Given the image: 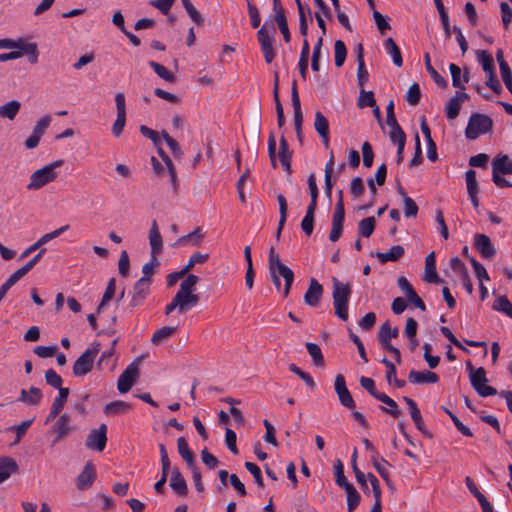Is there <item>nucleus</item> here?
<instances>
[{
    "mask_svg": "<svg viewBox=\"0 0 512 512\" xmlns=\"http://www.w3.org/2000/svg\"><path fill=\"white\" fill-rule=\"evenodd\" d=\"M268 269L270 278L277 291H280L281 289L280 277H283V295L284 297H288L294 281V272L281 261L279 255L275 252L274 247H271L269 250Z\"/></svg>",
    "mask_w": 512,
    "mask_h": 512,
    "instance_id": "1",
    "label": "nucleus"
},
{
    "mask_svg": "<svg viewBox=\"0 0 512 512\" xmlns=\"http://www.w3.org/2000/svg\"><path fill=\"white\" fill-rule=\"evenodd\" d=\"M332 298L335 315L342 321H347L348 314V301L351 296L352 290L349 283H342L337 278H332Z\"/></svg>",
    "mask_w": 512,
    "mask_h": 512,
    "instance_id": "2",
    "label": "nucleus"
},
{
    "mask_svg": "<svg viewBox=\"0 0 512 512\" xmlns=\"http://www.w3.org/2000/svg\"><path fill=\"white\" fill-rule=\"evenodd\" d=\"M63 163V160H56L33 172L30 176V182L27 185V189L38 190L46 184L54 181L58 176L56 169L61 167Z\"/></svg>",
    "mask_w": 512,
    "mask_h": 512,
    "instance_id": "3",
    "label": "nucleus"
},
{
    "mask_svg": "<svg viewBox=\"0 0 512 512\" xmlns=\"http://www.w3.org/2000/svg\"><path fill=\"white\" fill-rule=\"evenodd\" d=\"M492 119L484 114L474 113L470 116L465 129V136L469 140H475L480 135L486 134L492 129Z\"/></svg>",
    "mask_w": 512,
    "mask_h": 512,
    "instance_id": "4",
    "label": "nucleus"
},
{
    "mask_svg": "<svg viewBox=\"0 0 512 512\" xmlns=\"http://www.w3.org/2000/svg\"><path fill=\"white\" fill-rule=\"evenodd\" d=\"M467 368L470 370L471 385L481 397H488L497 394V390L487 384L488 379L486 377V371L483 367H479L474 370L472 364L468 362Z\"/></svg>",
    "mask_w": 512,
    "mask_h": 512,
    "instance_id": "5",
    "label": "nucleus"
},
{
    "mask_svg": "<svg viewBox=\"0 0 512 512\" xmlns=\"http://www.w3.org/2000/svg\"><path fill=\"white\" fill-rule=\"evenodd\" d=\"M100 351V344L95 343L91 348L86 349L74 362L73 374L76 377L88 374L94 366L96 356Z\"/></svg>",
    "mask_w": 512,
    "mask_h": 512,
    "instance_id": "6",
    "label": "nucleus"
},
{
    "mask_svg": "<svg viewBox=\"0 0 512 512\" xmlns=\"http://www.w3.org/2000/svg\"><path fill=\"white\" fill-rule=\"evenodd\" d=\"M151 283L152 279H148L147 277H141L138 281L135 282L129 303V306L132 309L141 306L147 299L150 293Z\"/></svg>",
    "mask_w": 512,
    "mask_h": 512,
    "instance_id": "7",
    "label": "nucleus"
},
{
    "mask_svg": "<svg viewBox=\"0 0 512 512\" xmlns=\"http://www.w3.org/2000/svg\"><path fill=\"white\" fill-rule=\"evenodd\" d=\"M107 426L101 424L99 428L91 430L86 438L85 445L90 450L103 451L107 442Z\"/></svg>",
    "mask_w": 512,
    "mask_h": 512,
    "instance_id": "8",
    "label": "nucleus"
},
{
    "mask_svg": "<svg viewBox=\"0 0 512 512\" xmlns=\"http://www.w3.org/2000/svg\"><path fill=\"white\" fill-rule=\"evenodd\" d=\"M139 374L138 365L133 362L122 372L117 381V389L120 393H127L134 385Z\"/></svg>",
    "mask_w": 512,
    "mask_h": 512,
    "instance_id": "9",
    "label": "nucleus"
},
{
    "mask_svg": "<svg viewBox=\"0 0 512 512\" xmlns=\"http://www.w3.org/2000/svg\"><path fill=\"white\" fill-rule=\"evenodd\" d=\"M257 39L261 45L265 61L270 64L274 60L276 53L273 48L274 38L270 35L265 25L258 30Z\"/></svg>",
    "mask_w": 512,
    "mask_h": 512,
    "instance_id": "10",
    "label": "nucleus"
},
{
    "mask_svg": "<svg viewBox=\"0 0 512 512\" xmlns=\"http://www.w3.org/2000/svg\"><path fill=\"white\" fill-rule=\"evenodd\" d=\"M334 388L340 403L346 408L353 409L355 407V402L351 396V393L346 387V382L343 375L338 374L336 376Z\"/></svg>",
    "mask_w": 512,
    "mask_h": 512,
    "instance_id": "11",
    "label": "nucleus"
},
{
    "mask_svg": "<svg viewBox=\"0 0 512 512\" xmlns=\"http://www.w3.org/2000/svg\"><path fill=\"white\" fill-rule=\"evenodd\" d=\"M323 292V286L315 278H311L308 289L304 294L305 304L310 307H317L323 297Z\"/></svg>",
    "mask_w": 512,
    "mask_h": 512,
    "instance_id": "12",
    "label": "nucleus"
},
{
    "mask_svg": "<svg viewBox=\"0 0 512 512\" xmlns=\"http://www.w3.org/2000/svg\"><path fill=\"white\" fill-rule=\"evenodd\" d=\"M97 477L96 469L91 461H88L82 472L76 478V487L79 490L90 488Z\"/></svg>",
    "mask_w": 512,
    "mask_h": 512,
    "instance_id": "13",
    "label": "nucleus"
},
{
    "mask_svg": "<svg viewBox=\"0 0 512 512\" xmlns=\"http://www.w3.org/2000/svg\"><path fill=\"white\" fill-rule=\"evenodd\" d=\"M71 431V418L67 413H64L56 419L52 426V432L55 434L53 444L65 438Z\"/></svg>",
    "mask_w": 512,
    "mask_h": 512,
    "instance_id": "14",
    "label": "nucleus"
},
{
    "mask_svg": "<svg viewBox=\"0 0 512 512\" xmlns=\"http://www.w3.org/2000/svg\"><path fill=\"white\" fill-rule=\"evenodd\" d=\"M291 101L292 106L294 109V126L295 131L299 139H301V127L303 122V114L301 110V103L300 98L297 90L296 81H293L292 83V89H291Z\"/></svg>",
    "mask_w": 512,
    "mask_h": 512,
    "instance_id": "15",
    "label": "nucleus"
},
{
    "mask_svg": "<svg viewBox=\"0 0 512 512\" xmlns=\"http://www.w3.org/2000/svg\"><path fill=\"white\" fill-rule=\"evenodd\" d=\"M474 246L485 259H491L496 254L490 238L485 234H476L474 237Z\"/></svg>",
    "mask_w": 512,
    "mask_h": 512,
    "instance_id": "16",
    "label": "nucleus"
},
{
    "mask_svg": "<svg viewBox=\"0 0 512 512\" xmlns=\"http://www.w3.org/2000/svg\"><path fill=\"white\" fill-rule=\"evenodd\" d=\"M314 129L321 137L324 146L327 148L329 146L330 141L329 122L328 119L324 116V114L320 111H317L315 113Z\"/></svg>",
    "mask_w": 512,
    "mask_h": 512,
    "instance_id": "17",
    "label": "nucleus"
},
{
    "mask_svg": "<svg viewBox=\"0 0 512 512\" xmlns=\"http://www.w3.org/2000/svg\"><path fill=\"white\" fill-rule=\"evenodd\" d=\"M148 238L151 255L158 256L163 250V241L156 220H153L151 223Z\"/></svg>",
    "mask_w": 512,
    "mask_h": 512,
    "instance_id": "18",
    "label": "nucleus"
},
{
    "mask_svg": "<svg viewBox=\"0 0 512 512\" xmlns=\"http://www.w3.org/2000/svg\"><path fill=\"white\" fill-rule=\"evenodd\" d=\"M403 400L406 402V404L408 405V407L410 409L411 418H412L413 422L415 423V426L417 427V429L422 434L431 438L432 434L426 430L420 410L417 407L416 402L409 397H404Z\"/></svg>",
    "mask_w": 512,
    "mask_h": 512,
    "instance_id": "19",
    "label": "nucleus"
},
{
    "mask_svg": "<svg viewBox=\"0 0 512 512\" xmlns=\"http://www.w3.org/2000/svg\"><path fill=\"white\" fill-rule=\"evenodd\" d=\"M408 380L412 384L437 383L439 381V376L428 370H411L408 375Z\"/></svg>",
    "mask_w": 512,
    "mask_h": 512,
    "instance_id": "20",
    "label": "nucleus"
},
{
    "mask_svg": "<svg viewBox=\"0 0 512 512\" xmlns=\"http://www.w3.org/2000/svg\"><path fill=\"white\" fill-rule=\"evenodd\" d=\"M424 280L428 283L440 284L443 280L438 276L436 271L435 253L431 252L425 259V276Z\"/></svg>",
    "mask_w": 512,
    "mask_h": 512,
    "instance_id": "21",
    "label": "nucleus"
},
{
    "mask_svg": "<svg viewBox=\"0 0 512 512\" xmlns=\"http://www.w3.org/2000/svg\"><path fill=\"white\" fill-rule=\"evenodd\" d=\"M204 239V234L201 231V228H196L191 233L184 235L178 238L175 243H173V247H182L188 244H191L194 247H199Z\"/></svg>",
    "mask_w": 512,
    "mask_h": 512,
    "instance_id": "22",
    "label": "nucleus"
},
{
    "mask_svg": "<svg viewBox=\"0 0 512 512\" xmlns=\"http://www.w3.org/2000/svg\"><path fill=\"white\" fill-rule=\"evenodd\" d=\"M43 394L37 387L31 386L29 390L20 391L19 401L28 406H38L42 400Z\"/></svg>",
    "mask_w": 512,
    "mask_h": 512,
    "instance_id": "23",
    "label": "nucleus"
},
{
    "mask_svg": "<svg viewBox=\"0 0 512 512\" xmlns=\"http://www.w3.org/2000/svg\"><path fill=\"white\" fill-rule=\"evenodd\" d=\"M449 70H450L451 77H452L453 87L464 90L465 84H467L469 82L468 70L466 69L465 72L462 74L461 68L454 63H451L449 65Z\"/></svg>",
    "mask_w": 512,
    "mask_h": 512,
    "instance_id": "24",
    "label": "nucleus"
},
{
    "mask_svg": "<svg viewBox=\"0 0 512 512\" xmlns=\"http://www.w3.org/2000/svg\"><path fill=\"white\" fill-rule=\"evenodd\" d=\"M18 46L15 49H18L19 53L23 55H27L29 57V62L31 64H36L38 62V46L36 43H27L24 39L19 38L16 40Z\"/></svg>",
    "mask_w": 512,
    "mask_h": 512,
    "instance_id": "25",
    "label": "nucleus"
},
{
    "mask_svg": "<svg viewBox=\"0 0 512 512\" xmlns=\"http://www.w3.org/2000/svg\"><path fill=\"white\" fill-rule=\"evenodd\" d=\"M357 64H358L357 83H358V86L360 87V89H364V86L368 81L369 74L365 67L362 44H358V47H357Z\"/></svg>",
    "mask_w": 512,
    "mask_h": 512,
    "instance_id": "26",
    "label": "nucleus"
},
{
    "mask_svg": "<svg viewBox=\"0 0 512 512\" xmlns=\"http://www.w3.org/2000/svg\"><path fill=\"white\" fill-rule=\"evenodd\" d=\"M17 470L18 465L15 460L10 457L0 458V484L6 481Z\"/></svg>",
    "mask_w": 512,
    "mask_h": 512,
    "instance_id": "27",
    "label": "nucleus"
},
{
    "mask_svg": "<svg viewBox=\"0 0 512 512\" xmlns=\"http://www.w3.org/2000/svg\"><path fill=\"white\" fill-rule=\"evenodd\" d=\"M405 253L404 248L401 245H394L388 252H376L375 257L381 262L386 263L388 261H397Z\"/></svg>",
    "mask_w": 512,
    "mask_h": 512,
    "instance_id": "28",
    "label": "nucleus"
},
{
    "mask_svg": "<svg viewBox=\"0 0 512 512\" xmlns=\"http://www.w3.org/2000/svg\"><path fill=\"white\" fill-rule=\"evenodd\" d=\"M278 156H279L280 162H281L282 166L284 167V169L287 171L288 174H291V172H292V170H291L292 154L289 151L288 142L284 136H282L280 138V147H279Z\"/></svg>",
    "mask_w": 512,
    "mask_h": 512,
    "instance_id": "29",
    "label": "nucleus"
},
{
    "mask_svg": "<svg viewBox=\"0 0 512 512\" xmlns=\"http://www.w3.org/2000/svg\"><path fill=\"white\" fill-rule=\"evenodd\" d=\"M170 487L178 495H185L187 493L186 481L183 478L178 468H174L170 479Z\"/></svg>",
    "mask_w": 512,
    "mask_h": 512,
    "instance_id": "30",
    "label": "nucleus"
},
{
    "mask_svg": "<svg viewBox=\"0 0 512 512\" xmlns=\"http://www.w3.org/2000/svg\"><path fill=\"white\" fill-rule=\"evenodd\" d=\"M21 108V103L18 100H11L0 106V118L14 120Z\"/></svg>",
    "mask_w": 512,
    "mask_h": 512,
    "instance_id": "31",
    "label": "nucleus"
},
{
    "mask_svg": "<svg viewBox=\"0 0 512 512\" xmlns=\"http://www.w3.org/2000/svg\"><path fill=\"white\" fill-rule=\"evenodd\" d=\"M176 327L172 326H164L160 329L156 330L151 338V342L154 345H162L166 341H168L169 338H171L174 333L176 332Z\"/></svg>",
    "mask_w": 512,
    "mask_h": 512,
    "instance_id": "32",
    "label": "nucleus"
},
{
    "mask_svg": "<svg viewBox=\"0 0 512 512\" xmlns=\"http://www.w3.org/2000/svg\"><path fill=\"white\" fill-rule=\"evenodd\" d=\"M384 47L387 53L392 57L394 65L397 67H401L403 65V59L401 51L397 46L396 42L391 37H389L385 40Z\"/></svg>",
    "mask_w": 512,
    "mask_h": 512,
    "instance_id": "33",
    "label": "nucleus"
},
{
    "mask_svg": "<svg viewBox=\"0 0 512 512\" xmlns=\"http://www.w3.org/2000/svg\"><path fill=\"white\" fill-rule=\"evenodd\" d=\"M492 169L503 175H512V160H510L507 155L497 156L492 162Z\"/></svg>",
    "mask_w": 512,
    "mask_h": 512,
    "instance_id": "34",
    "label": "nucleus"
},
{
    "mask_svg": "<svg viewBox=\"0 0 512 512\" xmlns=\"http://www.w3.org/2000/svg\"><path fill=\"white\" fill-rule=\"evenodd\" d=\"M177 448L181 457L185 460L188 466H193L195 463L194 453L188 446V443L184 437H179L177 440Z\"/></svg>",
    "mask_w": 512,
    "mask_h": 512,
    "instance_id": "35",
    "label": "nucleus"
},
{
    "mask_svg": "<svg viewBox=\"0 0 512 512\" xmlns=\"http://www.w3.org/2000/svg\"><path fill=\"white\" fill-rule=\"evenodd\" d=\"M309 52H310V47H309L308 40L304 39L303 46H302L301 53H300L299 62H298L299 73L304 80L306 79L307 70H308Z\"/></svg>",
    "mask_w": 512,
    "mask_h": 512,
    "instance_id": "36",
    "label": "nucleus"
},
{
    "mask_svg": "<svg viewBox=\"0 0 512 512\" xmlns=\"http://www.w3.org/2000/svg\"><path fill=\"white\" fill-rule=\"evenodd\" d=\"M277 200L279 204L280 219L276 231V238L279 239L287 219V201L282 194L277 196Z\"/></svg>",
    "mask_w": 512,
    "mask_h": 512,
    "instance_id": "37",
    "label": "nucleus"
},
{
    "mask_svg": "<svg viewBox=\"0 0 512 512\" xmlns=\"http://www.w3.org/2000/svg\"><path fill=\"white\" fill-rule=\"evenodd\" d=\"M277 200L279 204L280 219L276 231V238L279 239L287 219V201L282 194L277 196Z\"/></svg>",
    "mask_w": 512,
    "mask_h": 512,
    "instance_id": "38",
    "label": "nucleus"
},
{
    "mask_svg": "<svg viewBox=\"0 0 512 512\" xmlns=\"http://www.w3.org/2000/svg\"><path fill=\"white\" fill-rule=\"evenodd\" d=\"M425 67L428 73L431 75L434 82L442 89H446L448 87L447 81L433 68L431 65L430 56L428 53L424 55Z\"/></svg>",
    "mask_w": 512,
    "mask_h": 512,
    "instance_id": "39",
    "label": "nucleus"
},
{
    "mask_svg": "<svg viewBox=\"0 0 512 512\" xmlns=\"http://www.w3.org/2000/svg\"><path fill=\"white\" fill-rule=\"evenodd\" d=\"M130 408L131 405L129 403L117 400L106 404L104 407V412L106 414L117 415L129 411Z\"/></svg>",
    "mask_w": 512,
    "mask_h": 512,
    "instance_id": "40",
    "label": "nucleus"
},
{
    "mask_svg": "<svg viewBox=\"0 0 512 512\" xmlns=\"http://www.w3.org/2000/svg\"><path fill=\"white\" fill-rule=\"evenodd\" d=\"M149 66L154 70V72L160 77L162 78L163 80L169 82V83H174L175 80H176V77L175 75L170 72L165 66L155 62V61H150L149 62Z\"/></svg>",
    "mask_w": 512,
    "mask_h": 512,
    "instance_id": "41",
    "label": "nucleus"
},
{
    "mask_svg": "<svg viewBox=\"0 0 512 512\" xmlns=\"http://www.w3.org/2000/svg\"><path fill=\"white\" fill-rule=\"evenodd\" d=\"M376 220L374 217H367L362 219L358 225V232L360 236L370 237L375 230Z\"/></svg>",
    "mask_w": 512,
    "mask_h": 512,
    "instance_id": "42",
    "label": "nucleus"
},
{
    "mask_svg": "<svg viewBox=\"0 0 512 512\" xmlns=\"http://www.w3.org/2000/svg\"><path fill=\"white\" fill-rule=\"evenodd\" d=\"M347 494V509L353 512L360 503L361 497L353 485L345 488Z\"/></svg>",
    "mask_w": 512,
    "mask_h": 512,
    "instance_id": "43",
    "label": "nucleus"
},
{
    "mask_svg": "<svg viewBox=\"0 0 512 512\" xmlns=\"http://www.w3.org/2000/svg\"><path fill=\"white\" fill-rule=\"evenodd\" d=\"M115 291H116V280H115V278H111L108 281L106 290L102 297V300L97 307L98 312H100L106 306V304L113 299V297L115 296Z\"/></svg>",
    "mask_w": 512,
    "mask_h": 512,
    "instance_id": "44",
    "label": "nucleus"
},
{
    "mask_svg": "<svg viewBox=\"0 0 512 512\" xmlns=\"http://www.w3.org/2000/svg\"><path fill=\"white\" fill-rule=\"evenodd\" d=\"M306 348H307L309 355L311 356V358L313 360V363L319 367L323 366L324 358H323L322 351H321V348L319 347V345L315 344V343L307 342Z\"/></svg>",
    "mask_w": 512,
    "mask_h": 512,
    "instance_id": "45",
    "label": "nucleus"
},
{
    "mask_svg": "<svg viewBox=\"0 0 512 512\" xmlns=\"http://www.w3.org/2000/svg\"><path fill=\"white\" fill-rule=\"evenodd\" d=\"M379 401L386 404L389 408H382L386 413L390 414L391 416L397 418L400 415V410L398 408L397 403L390 398L385 393H382L380 396H378Z\"/></svg>",
    "mask_w": 512,
    "mask_h": 512,
    "instance_id": "46",
    "label": "nucleus"
},
{
    "mask_svg": "<svg viewBox=\"0 0 512 512\" xmlns=\"http://www.w3.org/2000/svg\"><path fill=\"white\" fill-rule=\"evenodd\" d=\"M335 65L341 67L347 56V49L343 41L337 40L334 44Z\"/></svg>",
    "mask_w": 512,
    "mask_h": 512,
    "instance_id": "47",
    "label": "nucleus"
},
{
    "mask_svg": "<svg viewBox=\"0 0 512 512\" xmlns=\"http://www.w3.org/2000/svg\"><path fill=\"white\" fill-rule=\"evenodd\" d=\"M493 309L512 318V304L506 296H499L493 305Z\"/></svg>",
    "mask_w": 512,
    "mask_h": 512,
    "instance_id": "48",
    "label": "nucleus"
},
{
    "mask_svg": "<svg viewBox=\"0 0 512 512\" xmlns=\"http://www.w3.org/2000/svg\"><path fill=\"white\" fill-rule=\"evenodd\" d=\"M356 461H357V450L354 449L353 454H352V460H351V462H352V469H353V471L355 473V477H356L358 483L362 486V489L364 491H366V489H367V476L362 471H360V468L357 467Z\"/></svg>",
    "mask_w": 512,
    "mask_h": 512,
    "instance_id": "49",
    "label": "nucleus"
},
{
    "mask_svg": "<svg viewBox=\"0 0 512 512\" xmlns=\"http://www.w3.org/2000/svg\"><path fill=\"white\" fill-rule=\"evenodd\" d=\"M399 330L397 327L392 328L390 323L386 321L381 325L378 332V339H388L396 338L398 336Z\"/></svg>",
    "mask_w": 512,
    "mask_h": 512,
    "instance_id": "50",
    "label": "nucleus"
},
{
    "mask_svg": "<svg viewBox=\"0 0 512 512\" xmlns=\"http://www.w3.org/2000/svg\"><path fill=\"white\" fill-rule=\"evenodd\" d=\"M478 61L486 73L494 72V63L491 54L482 50L478 52Z\"/></svg>",
    "mask_w": 512,
    "mask_h": 512,
    "instance_id": "51",
    "label": "nucleus"
},
{
    "mask_svg": "<svg viewBox=\"0 0 512 512\" xmlns=\"http://www.w3.org/2000/svg\"><path fill=\"white\" fill-rule=\"evenodd\" d=\"M372 464L376 471L379 473V475L385 480L389 481V472L385 465H388V462L381 458V460L378 459V455H373L371 458Z\"/></svg>",
    "mask_w": 512,
    "mask_h": 512,
    "instance_id": "52",
    "label": "nucleus"
},
{
    "mask_svg": "<svg viewBox=\"0 0 512 512\" xmlns=\"http://www.w3.org/2000/svg\"><path fill=\"white\" fill-rule=\"evenodd\" d=\"M442 409H443V411L445 413H447L449 415V417L451 418L452 422L454 423V425L456 426L457 430L460 433H462L464 436H467V437H472L473 436L472 431L467 426H465L454 413H452L446 407H442Z\"/></svg>",
    "mask_w": 512,
    "mask_h": 512,
    "instance_id": "53",
    "label": "nucleus"
},
{
    "mask_svg": "<svg viewBox=\"0 0 512 512\" xmlns=\"http://www.w3.org/2000/svg\"><path fill=\"white\" fill-rule=\"evenodd\" d=\"M467 192L469 194H478L479 186L476 179V172L472 169L465 173Z\"/></svg>",
    "mask_w": 512,
    "mask_h": 512,
    "instance_id": "54",
    "label": "nucleus"
},
{
    "mask_svg": "<svg viewBox=\"0 0 512 512\" xmlns=\"http://www.w3.org/2000/svg\"><path fill=\"white\" fill-rule=\"evenodd\" d=\"M334 470H335V481L338 486L345 489L347 486L352 485L351 483H349L346 480V477L344 475L343 464L340 460H337V462L335 463Z\"/></svg>",
    "mask_w": 512,
    "mask_h": 512,
    "instance_id": "55",
    "label": "nucleus"
},
{
    "mask_svg": "<svg viewBox=\"0 0 512 512\" xmlns=\"http://www.w3.org/2000/svg\"><path fill=\"white\" fill-rule=\"evenodd\" d=\"M45 381L48 385L53 388L60 390L62 387L63 380L59 374L53 369H48L45 372Z\"/></svg>",
    "mask_w": 512,
    "mask_h": 512,
    "instance_id": "56",
    "label": "nucleus"
},
{
    "mask_svg": "<svg viewBox=\"0 0 512 512\" xmlns=\"http://www.w3.org/2000/svg\"><path fill=\"white\" fill-rule=\"evenodd\" d=\"M375 104H376V101H375L373 92L365 91L364 89H360V95L358 98V106L360 108L373 107V106H375Z\"/></svg>",
    "mask_w": 512,
    "mask_h": 512,
    "instance_id": "57",
    "label": "nucleus"
},
{
    "mask_svg": "<svg viewBox=\"0 0 512 512\" xmlns=\"http://www.w3.org/2000/svg\"><path fill=\"white\" fill-rule=\"evenodd\" d=\"M116 342H117V340H113L111 348L102 352V354L99 358V361H98V367L100 369L111 368L110 360H111L112 356L114 355V352H115L114 346H115Z\"/></svg>",
    "mask_w": 512,
    "mask_h": 512,
    "instance_id": "58",
    "label": "nucleus"
},
{
    "mask_svg": "<svg viewBox=\"0 0 512 512\" xmlns=\"http://www.w3.org/2000/svg\"><path fill=\"white\" fill-rule=\"evenodd\" d=\"M406 101L410 104V105H417L420 101V97H421V92H420V87L417 83H413L407 93H406Z\"/></svg>",
    "mask_w": 512,
    "mask_h": 512,
    "instance_id": "59",
    "label": "nucleus"
},
{
    "mask_svg": "<svg viewBox=\"0 0 512 512\" xmlns=\"http://www.w3.org/2000/svg\"><path fill=\"white\" fill-rule=\"evenodd\" d=\"M161 135L163 139L165 140L166 144L170 148L172 154L176 158H180L182 156V151L180 149V146L176 140H174L165 130L161 132Z\"/></svg>",
    "mask_w": 512,
    "mask_h": 512,
    "instance_id": "60",
    "label": "nucleus"
},
{
    "mask_svg": "<svg viewBox=\"0 0 512 512\" xmlns=\"http://www.w3.org/2000/svg\"><path fill=\"white\" fill-rule=\"evenodd\" d=\"M199 278L194 274H189L180 284L178 292L187 293L193 292L195 285L198 283Z\"/></svg>",
    "mask_w": 512,
    "mask_h": 512,
    "instance_id": "61",
    "label": "nucleus"
},
{
    "mask_svg": "<svg viewBox=\"0 0 512 512\" xmlns=\"http://www.w3.org/2000/svg\"><path fill=\"white\" fill-rule=\"evenodd\" d=\"M461 105L458 102V99H454L453 97L448 101L445 111H446V117L450 120L455 119L460 112Z\"/></svg>",
    "mask_w": 512,
    "mask_h": 512,
    "instance_id": "62",
    "label": "nucleus"
},
{
    "mask_svg": "<svg viewBox=\"0 0 512 512\" xmlns=\"http://www.w3.org/2000/svg\"><path fill=\"white\" fill-rule=\"evenodd\" d=\"M51 120L50 115H44L36 122L32 132L42 138L46 129L49 127Z\"/></svg>",
    "mask_w": 512,
    "mask_h": 512,
    "instance_id": "63",
    "label": "nucleus"
},
{
    "mask_svg": "<svg viewBox=\"0 0 512 512\" xmlns=\"http://www.w3.org/2000/svg\"><path fill=\"white\" fill-rule=\"evenodd\" d=\"M275 21L277 23V26L280 30V32L282 33L283 35V38L285 40V42H289L290 41V32H289V27H288V23H287V19H286V16L285 15H275Z\"/></svg>",
    "mask_w": 512,
    "mask_h": 512,
    "instance_id": "64",
    "label": "nucleus"
}]
</instances>
